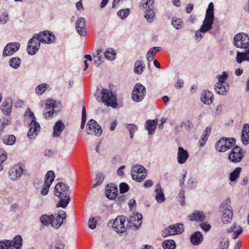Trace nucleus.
Listing matches in <instances>:
<instances>
[{"instance_id":"1","label":"nucleus","mask_w":249,"mask_h":249,"mask_svg":"<svg viewBox=\"0 0 249 249\" xmlns=\"http://www.w3.org/2000/svg\"><path fill=\"white\" fill-rule=\"evenodd\" d=\"M54 194L59 198L57 207L66 208L70 200L69 187L62 182L58 183L54 187Z\"/></svg>"},{"instance_id":"2","label":"nucleus","mask_w":249,"mask_h":249,"mask_svg":"<svg viewBox=\"0 0 249 249\" xmlns=\"http://www.w3.org/2000/svg\"><path fill=\"white\" fill-rule=\"evenodd\" d=\"M214 7L213 2H210L208 8L206 10L205 18L203 21L201 28L196 32V37L202 38V33L207 32L212 28V25L214 21Z\"/></svg>"},{"instance_id":"3","label":"nucleus","mask_w":249,"mask_h":249,"mask_svg":"<svg viewBox=\"0 0 249 249\" xmlns=\"http://www.w3.org/2000/svg\"><path fill=\"white\" fill-rule=\"evenodd\" d=\"M101 94L102 96L100 97V91L99 89L97 88L94 96L98 101H101L104 103L105 105L111 106L114 108L117 107L118 104L116 102V97L111 91L107 89H103L101 91Z\"/></svg>"},{"instance_id":"4","label":"nucleus","mask_w":249,"mask_h":249,"mask_svg":"<svg viewBox=\"0 0 249 249\" xmlns=\"http://www.w3.org/2000/svg\"><path fill=\"white\" fill-rule=\"evenodd\" d=\"M154 0H142L140 3V6L145 9L144 17L147 21L152 22L155 18V12L154 10Z\"/></svg>"},{"instance_id":"5","label":"nucleus","mask_w":249,"mask_h":249,"mask_svg":"<svg viewBox=\"0 0 249 249\" xmlns=\"http://www.w3.org/2000/svg\"><path fill=\"white\" fill-rule=\"evenodd\" d=\"M58 105L53 99H49L45 105L44 116L46 119L52 118L54 113L58 112L60 109H57Z\"/></svg>"},{"instance_id":"6","label":"nucleus","mask_w":249,"mask_h":249,"mask_svg":"<svg viewBox=\"0 0 249 249\" xmlns=\"http://www.w3.org/2000/svg\"><path fill=\"white\" fill-rule=\"evenodd\" d=\"M131 175L133 179L138 182H141L145 178L147 170L141 165H135L132 167Z\"/></svg>"},{"instance_id":"7","label":"nucleus","mask_w":249,"mask_h":249,"mask_svg":"<svg viewBox=\"0 0 249 249\" xmlns=\"http://www.w3.org/2000/svg\"><path fill=\"white\" fill-rule=\"evenodd\" d=\"M22 238L20 235H17L13 241L6 240L0 241V249H21L22 246Z\"/></svg>"},{"instance_id":"8","label":"nucleus","mask_w":249,"mask_h":249,"mask_svg":"<svg viewBox=\"0 0 249 249\" xmlns=\"http://www.w3.org/2000/svg\"><path fill=\"white\" fill-rule=\"evenodd\" d=\"M28 112L29 113V117L32 119V121L30 124V129L27 136L30 139H33L37 135L40 130V127L39 124L36 121V117L33 112L29 108L26 112L27 115Z\"/></svg>"},{"instance_id":"9","label":"nucleus","mask_w":249,"mask_h":249,"mask_svg":"<svg viewBox=\"0 0 249 249\" xmlns=\"http://www.w3.org/2000/svg\"><path fill=\"white\" fill-rule=\"evenodd\" d=\"M235 145L234 139L221 138L216 143L215 149L219 152H224Z\"/></svg>"},{"instance_id":"10","label":"nucleus","mask_w":249,"mask_h":249,"mask_svg":"<svg viewBox=\"0 0 249 249\" xmlns=\"http://www.w3.org/2000/svg\"><path fill=\"white\" fill-rule=\"evenodd\" d=\"M146 90L141 83H137L132 92V99L135 102L142 101L146 95Z\"/></svg>"},{"instance_id":"11","label":"nucleus","mask_w":249,"mask_h":249,"mask_svg":"<svg viewBox=\"0 0 249 249\" xmlns=\"http://www.w3.org/2000/svg\"><path fill=\"white\" fill-rule=\"evenodd\" d=\"M234 44L237 48H249V36L245 33L237 34L234 38Z\"/></svg>"},{"instance_id":"12","label":"nucleus","mask_w":249,"mask_h":249,"mask_svg":"<svg viewBox=\"0 0 249 249\" xmlns=\"http://www.w3.org/2000/svg\"><path fill=\"white\" fill-rule=\"evenodd\" d=\"M184 231L182 224H178L169 226L165 228L162 232V235L165 237L170 235H174L182 233Z\"/></svg>"},{"instance_id":"13","label":"nucleus","mask_w":249,"mask_h":249,"mask_svg":"<svg viewBox=\"0 0 249 249\" xmlns=\"http://www.w3.org/2000/svg\"><path fill=\"white\" fill-rule=\"evenodd\" d=\"M229 202H230L228 200L226 204H222L221 206V208L223 209L222 221L224 224L230 222L233 216L232 209L231 206L228 204Z\"/></svg>"},{"instance_id":"14","label":"nucleus","mask_w":249,"mask_h":249,"mask_svg":"<svg viewBox=\"0 0 249 249\" xmlns=\"http://www.w3.org/2000/svg\"><path fill=\"white\" fill-rule=\"evenodd\" d=\"M87 125L88 128L87 133L89 135H95L99 136L102 133V129L101 126L93 119L90 120Z\"/></svg>"},{"instance_id":"15","label":"nucleus","mask_w":249,"mask_h":249,"mask_svg":"<svg viewBox=\"0 0 249 249\" xmlns=\"http://www.w3.org/2000/svg\"><path fill=\"white\" fill-rule=\"evenodd\" d=\"M125 216H119L114 220L112 227L117 232L122 233L125 231L128 226L127 225L125 226Z\"/></svg>"},{"instance_id":"16","label":"nucleus","mask_w":249,"mask_h":249,"mask_svg":"<svg viewBox=\"0 0 249 249\" xmlns=\"http://www.w3.org/2000/svg\"><path fill=\"white\" fill-rule=\"evenodd\" d=\"M55 178L54 172L53 171H48L45 177V183L43 185L41 194L43 195H46L49 191V188L53 182Z\"/></svg>"},{"instance_id":"17","label":"nucleus","mask_w":249,"mask_h":249,"mask_svg":"<svg viewBox=\"0 0 249 249\" xmlns=\"http://www.w3.org/2000/svg\"><path fill=\"white\" fill-rule=\"evenodd\" d=\"M34 38H36L41 42L44 43H52L55 40L54 35L48 31L41 32L39 34H35Z\"/></svg>"},{"instance_id":"18","label":"nucleus","mask_w":249,"mask_h":249,"mask_svg":"<svg viewBox=\"0 0 249 249\" xmlns=\"http://www.w3.org/2000/svg\"><path fill=\"white\" fill-rule=\"evenodd\" d=\"M66 218V213L63 210L59 211L57 214H52V227L56 229L59 228L65 220Z\"/></svg>"},{"instance_id":"19","label":"nucleus","mask_w":249,"mask_h":249,"mask_svg":"<svg viewBox=\"0 0 249 249\" xmlns=\"http://www.w3.org/2000/svg\"><path fill=\"white\" fill-rule=\"evenodd\" d=\"M243 157L242 150L240 147L236 146L233 148L229 156V160L233 163H237L241 160Z\"/></svg>"},{"instance_id":"20","label":"nucleus","mask_w":249,"mask_h":249,"mask_svg":"<svg viewBox=\"0 0 249 249\" xmlns=\"http://www.w3.org/2000/svg\"><path fill=\"white\" fill-rule=\"evenodd\" d=\"M41 41L34 36L30 39L27 47V51L29 54L34 55L38 50Z\"/></svg>"},{"instance_id":"21","label":"nucleus","mask_w":249,"mask_h":249,"mask_svg":"<svg viewBox=\"0 0 249 249\" xmlns=\"http://www.w3.org/2000/svg\"><path fill=\"white\" fill-rule=\"evenodd\" d=\"M127 222L128 223L127 225L129 227L134 226L137 229H138L140 227L142 222V215L138 213L133 214V215L130 216L129 217L127 218Z\"/></svg>"},{"instance_id":"22","label":"nucleus","mask_w":249,"mask_h":249,"mask_svg":"<svg viewBox=\"0 0 249 249\" xmlns=\"http://www.w3.org/2000/svg\"><path fill=\"white\" fill-rule=\"evenodd\" d=\"M105 195L109 199H114L118 195V188L114 184H107L106 186Z\"/></svg>"},{"instance_id":"23","label":"nucleus","mask_w":249,"mask_h":249,"mask_svg":"<svg viewBox=\"0 0 249 249\" xmlns=\"http://www.w3.org/2000/svg\"><path fill=\"white\" fill-rule=\"evenodd\" d=\"M22 173V168L20 166L16 165L10 169L8 175L12 180H16L21 177Z\"/></svg>"},{"instance_id":"24","label":"nucleus","mask_w":249,"mask_h":249,"mask_svg":"<svg viewBox=\"0 0 249 249\" xmlns=\"http://www.w3.org/2000/svg\"><path fill=\"white\" fill-rule=\"evenodd\" d=\"M20 45L18 42L10 43L4 48L3 55L4 56H9L16 52L19 48Z\"/></svg>"},{"instance_id":"25","label":"nucleus","mask_w":249,"mask_h":249,"mask_svg":"<svg viewBox=\"0 0 249 249\" xmlns=\"http://www.w3.org/2000/svg\"><path fill=\"white\" fill-rule=\"evenodd\" d=\"M242 228L240 226L237 225L236 223H234L230 228H228L226 230L227 233H233L232 238L234 239H236L242 233Z\"/></svg>"},{"instance_id":"26","label":"nucleus","mask_w":249,"mask_h":249,"mask_svg":"<svg viewBox=\"0 0 249 249\" xmlns=\"http://www.w3.org/2000/svg\"><path fill=\"white\" fill-rule=\"evenodd\" d=\"M214 89L217 94L225 95L229 90V86L227 83H225V84L216 83L214 86Z\"/></svg>"},{"instance_id":"27","label":"nucleus","mask_w":249,"mask_h":249,"mask_svg":"<svg viewBox=\"0 0 249 249\" xmlns=\"http://www.w3.org/2000/svg\"><path fill=\"white\" fill-rule=\"evenodd\" d=\"M94 64L98 66L104 61L105 52L101 49L98 50L93 55Z\"/></svg>"},{"instance_id":"28","label":"nucleus","mask_w":249,"mask_h":249,"mask_svg":"<svg viewBox=\"0 0 249 249\" xmlns=\"http://www.w3.org/2000/svg\"><path fill=\"white\" fill-rule=\"evenodd\" d=\"M189 154L188 152L184 150L182 147H179L178 153V161L179 163L183 164L186 162Z\"/></svg>"},{"instance_id":"29","label":"nucleus","mask_w":249,"mask_h":249,"mask_svg":"<svg viewBox=\"0 0 249 249\" xmlns=\"http://www.w3.org/2000/svg\"><path fill=\"white\" fill-rule=\"evenodd\" d=\"M13 100L11 98H7L4 100L1 106V110L5 114H9L12 111Z\"/></svg>"},{"instance_id":"30","label":"nucleus","mask_w":249,"mask_h":249,"mask_svg":"<svg viewBox=\"0 0 249 249\" xmlns=\"http://www.w3.org/2000/svg\"><path fill=\"white\" fill-rule=\"evenodd\" d=\"M65 128V125L61 120L56 122L53 128V136L58 137L62 133Z\"/></svg>"},{"instance_id":"31","label":"nucleus","mask_w":249,"mask_h":249,"mask_svg":"<svg viewBox=\"0 0 249 249\" xmlns=\"http://www.w3.org/2000/svg\"><path fill=\"white\" fill-rule=\"evenodd\" d=\"M155 192L156 193L155 198L157 202L159 203L164 202L165 200L164 195L160 183L156 184Z\"/></svg>"},{"instance_id":"32","label":"nucleus","mask_w":249,"mask_h":249,"mask_svg":"<svg viewBox=\"0 0 249 249\" xmlns=\"http://www.w3.org/2000/svg\"><path fill=\"white\" fill-rule=\"evenodd\" d=\"M203 236L200 231H196L190 237V241L194 245H198L203 241Z\"/></svg>"},{"instance_id":"33","label":"nucleus","mask_w":249,"mask_h":249,"mask_svg":"<svg viewBox=\"0 0 249 249\" xmlns=\"http://www.w3.org/2000/svg\"><path fill=\"white\" fill-rule=\"evenodd\" d=\"M241 140L245 145L248 144L249 141V124H245L243 126Z\"/></svg>"},{"instance_id":"34","label":"nucleus","mask_w":249,"mask_h":249,"mask_svg":"<svg viewBox=\"0 0 249 249\" xmlns=\"http://www.w3.org/2000/svg\"><path fill=\"white\" fill-rule=\"evenodd\" d=\"M189 217L191 221H195L196 222H202L205 219V216L203 212L200 211L195 212L190 215Z\"/></svg>"},{"instance_id":"35","label":"nucleus","mask_w":249,"mask_h":249,"mask_svg":"<svg viewBox=\"0 0 249 249\" xmlns=\"http://www.w3.org/2000/svg\"><path fill=\"white\" fill-rule=\"evenodd\" d=\"M213 94L210 91H204L201 97V101L205 104L210 105L212 102Z\"/></svg>"},{"instance_id":"36","label":"nucleus","mask_w":249,"mask_h":249,"mask_svg":"<svg viewBox=\"0 0 249 249\" xmlns=\"http://www.w3.org/2000/svg\"><path fill=\"white\" fill-rule=\"evenodd\" d=\"M236 59L238 63H241L244 61H249V47L245 53L237 52Z\"/></svg>"},{"instance_id":"37","label":"nucleus","mask_w":249,"mask_h":249,"mask_svg":"<svg viewBox=\"0 0 249 249\" xmlns=\"http://www.w3.org/2000/svg\"><path fill=\"white\" fill-rule=\"evenodd\" d=\"M157 121L148 120L145 123V127L150 135L153 134L156 128Z\"/></svg>"},{"instance_id":"38","label":"nucleus","mask_w":249,"mask_h":249,"mask_svg":"<svg viewBox=\"0 0 249 249\" xmlns=\"http://www.w3.org/2000/svg\"><path fill=\"white\" fill-rule=\"evenodd\" d=\"M86 21L83 18H79V35L85 36L87 35V31L85 28Z\"/></svg>"},{"instance_id":"39","label":"nucleus","mask_w":249,"mask_h":249,"mask_svg":"<svg viewBox=\"0 0 249 249\" xmlns=\"http://www.w3.org/2000/svg\"><path fill=\"white\" fill-rule=\"evenodd\" d=\"M161 50V48L158 47H154L150 49L146 54L147 61L149 62L152 61L156 54Z\"/></svg>"},{"instance_id":"40","label":"nucleus","mask_w":249,"mask_h":249,"mask_svg":"<svg viewBox=\"0 0 249 249\" xmlns=\"http://www.w3.org/2000/svg\"><path fill=\"white\" fill-rule=\"evenodd\" d=\"M241 171V168L240 167L236 168L230 174V180L232 182L235 181L238 178Z\"/></svg>"},{"instance_id":"41","label":"nucleus","mask_w":249,"mask_h":249,"mask_svg":"<svg viewBox=\"0 0 249 249\" xmlns=\"http://www.w3.org/2000/svg\"><path fill=\"white\" fill-rule=\"evenodd\" d=\"M164 249H175L176 245L174 240H166L162 243Z\"/></svg>"},{"instance_id":"42","label":"nucleus","mask_w":249,"mask_h":249,"mask_svg":"<svg viewBox=\"0 0 249 249\" xmlns=\"http://www.w3.org/2000/svg\"><path fill=\"white\" fill-rule=\"evenodd\" d=\"M52 214L51 216L44 214L40 218L41 222L45 226H47L50 224L52 225Z\"/></svg>"},{"instance_id":"43","label":"nucleus","mask_w":249,"mask_h":249,"mask_svg":"<svg viewBox=\"0 0 249 249\" xmlns=\"http://www.w3.org/2000/svg\"><path fill=\"white\" fill-rule=\"evenodd\" d=\"M80 104L82 105V120H81V128H83L84 125L85 124V123L86 122V108L83 104V101L81 100L80 101Z\"/></svg>"},{"instance_id":"44","label":"nucleus","mask_w":249,"mask_h":249,"mask_svg":"<svg viewBox=\"0 0 249 249\" xmlns=\"http://www.w3.org/2000/svg\"><path fill=\"white\" fill-rule=\"evenodd\" d=\"M16 141V137L13 135L6 136L3 138V142L9 145L14 144Z\"/></svg>"},{"instance_id":"45","label":"nucleus","mask_w":249,"mask_h":249,"mask_svg":"<svg viewBox=\"0 0 249 249\" xmlns=\"http://www.w3.org/2000/svg\"><path fill=\"white\" fill-rule=\"evenodd\" d=\"M182 21L180 18L176 17L172 18V24L177 30L180 29L182 26Z\"/></svg>"},{"instance_id":"46","label":"nucleus","mask_w":249,"mask_h":249,"mask_svg":"<svg viewBox=\"0 0 249 249\" xmlns=\"http://www.w3.org/2000/svg\"><path fill=\"white\" fill-rule=\"evenodd\" d=\"M144 67L142 65V62L141 61H137L135 64L134 72L137 74H141Z\"/></svg>"},{"instance_id":"47","label":"nucleus","mask_w":249,"mask_h":249,"mask_svg":"<svg viewBox=\"0 0 249 249\" xmlns=\"http://www.w3.org/2000/svg\"><path fill=\"white\" fill-rule=\"evenodd\" d=\"M180 126L184 128L187 130H189L194 127V124L190 120H187L185 122H182L180 123Z\"/></svg>"},{"instance_id":"48","label":"nucleus","mask_w":249,"mask_h":249,"mask_svg":"<svg viewBox=\"0 0 249 249\" xmlns=\"http://www.w3.org/2000/svg\"><path fill=\"white\" fill-rule=\"evenodd\" d=\"M100 217L97 216L95 218L91 217L88 221V226L91 229H94L96 227L97 221L99 220Z\"/></svg>"},{"instance_id":"49","label":"nucleus","mask_w":249,"mask_h":249,"mask_svg":"<svg viewBox=\"0 0 249 249\" xmlns=\"http://www.w3.org/2000/svg\"><path fill=\"white\" fill-rule=\"evenodd\" d=\"M116 53L112 49H108L105 52V57L109 60H113Z\"/></svg>"},{"instance_id":"50","label":"nucleus","mask_w":249,"mask_h":249,"mask_svg":"<svg viewBox=\"0 0 249 249\" xmlns=\"http://www.w3.org/2000/svg\"><path fill=\"white\" fill-rule=\"evenodd\" d=\"M125 127L129 131L130 138L132 139L133 134L138 130L137 126L134 124H126Z\"/></svg>"},{"instance_id":"51","label":"nucleus","mask_w":249,"mask_h":249,"mask_svg":"<svg viewBox=\"0 0 249 249\" xmlns=\"http://www.w3.org/2000/svg\"><path fill=\"white\" fill-rule=\"evenodd\" d=\"M21 61L18 58H13L10 59L9 63L10 65L14 69H18L20 65Z\"/></svg>"},{"instance_id":"52","label":"nucleus","mask_w":249,"mask_h":249,"mask_svg":"<svg viewBox=\"0 0 249 249\" xmlns=\"http://www.w3.org/2000/svg\"><path fill=\"white\" fill-rule=\"evenodd\" d=\"M48 87L49 85L48 84L45 83L41 84L36 87V93L41 95L44 92L46 88Z\"/></svg>"},{"instance_id":"53","label":"nucleus","mask_w":249,"mask_h":249,"mask_svg":"<svg viewBox=\"0 0 249 249\" xmlns=\"http://www.w3.org/2000/svg\"><path fill=\"white\" fill-rule=\"evenodd\" d=\"M228 76V73L226 71H224L222 73V75H218L217 76V78L218 80V81L217 83H220L225 84V83H226L225 82L226 80L227 79V77Z\"/></svg>"},{"instance_id":"54","label":"nucleus","mask_w":249,"mask_h":249,"mask_svg":"<svg viewBox=\"0 0 249 249\" xmlns=\"http://www.w3.org/2000/svg\"><path fill=\"white\" fill-rule=\"evenodd\" d=\"M104 179V175L101 173H98L96 175L95 178L96 183L93 185V187H95L101 184Z\"/></svg>"},{"instance_id":"55","label":"nucleus","mask_w":249,"mask_h":249,"mask_svg":"<svg viewBox=\"0 0 249 249\" xmlns=\"http://www.w3.org/2000/svg\"><path fill=\"white\" fill-rule=\"evenodd\" d=\"M130 13V9L126 8L120 10L118 12V15L122 18L124 19L126 18Z\"/></svg>"},{"instance_id":"56","label":"nucleus","mask_w":249,"mask_h":249,"mask_svg":"<svg viewBox=\"0 0 249 249\" xmlns=\"http://www.w3.org/2000/svg\"><path fill=\"white\" fill-rule=\"evenodd\" d=\"M120 191L121 194L127 192L129 190V186L127 184L124 182L121 183L120 184Z\"/></svg>"},{"instance_id":"57","label":"nucleus","mask_w":249,"mask_h":249,"mask_svg":"<svg viewBox=\"0 0 249 249\" xmlns=\"http://www.w3.org/2000/svg\"><path fill=\"white\" fill-rule=\"evenodd\" d=\"M6 159H7V154L6 152L2 153L0 156V171L3 169V165L2 163L6 160Z\"/></svg>"},{"instance_id":"58","label":"nucleus","mask_w":249,"mask_h":249,"mask_svg":"<svg viewBox=\"0 0 249 249\" xmlns=\"http://www.w3.org/2000/svg\"><path fill=\"white\" fill-rule=\"evenodd\" d=\"M125 200V196L124 195H122L117 198V200H116V202L118 205H120L122 203H124Z\"/></svg>"},{"instance_id":"59","label":"nucleus","mask_w":249,"mask_h":249,"mask_svg":"<svg viewBox=\"0 0 249 249\" xmlns=\"http://www.w3.org/2000/svg\"><path fill=\"white\" fill-rule=\"evenodd\" d=\"M200 227L204 231H208L211 228V225L207 223L204 222L200 224Z\"/></svg>"},{"instance_id":"60","label":"nucleus","mask_w":249,"mask_h":249,"mask_svg":"<svg viewBox=\"0 0 249 249\" xmlns=\"http://www.w3.org/2000/svg\"><path fill=\"white\" fill-rule=\"evenodd\" d=\"M188 183L189 185V187L191 189H194L196 187V183L193 178H190L188 181Z\"/></svg>"},{"instance_id":"61","label":"nucleus","mask_w":249,"mask_h":249,"mask_svg":"<svg viewBox=\"0 0 249 249\" xmlns=\"http://www.w3.org/2000/svg\"><path fill=\"white\" fill-rule=\"evenodd\" d=\"M129 207L130 210H132L134 207L136 206V202L135 200L133 199H130L128 202Z\"/></svg>"},{"instance_id":"62","label":"nucleus","mask_w":249,"mask_h":249,"mask_svg":"<svg viewBox=\"0 0 249 249\" xmlns=\"http://www.w3.org/2000/svg\"><path fill=\"white\" fill-rule=\"evenodd\" d=\"M153 184V182L150 180H146L144 181L143 183V187L145 188H149L151 186H152Z\"/></svg>"},{"instance_id":"63","label":"nucleus","mask_w":249,"mask_h":249,"mask_svg":"<svg viewBox=\"0 0 249 249\" xmlns=\"http://www.w3.org/2000/svg\"><path fill=\"white\" fill-rule=\"evenodd\" d=\"M178 197L182 199V202H183V200L185 199V192L184 190L182 189L180 190L178 194ZM183 205V203H182Z\"/></svg>"},{"instance_id":"64","label":"nucleus","mask_w":249,"mask_h":249,"mask_svg":"<svg viewBox=\"0 0 249 249\" xmlns=\"http://www.w3.org/2000/svg\"><path fill=\"white\" fill-rule=\"evenodd\" d=\"M64 245L60 242H57L55 246V249H64Z\"/></svg>"}]
</instances>
